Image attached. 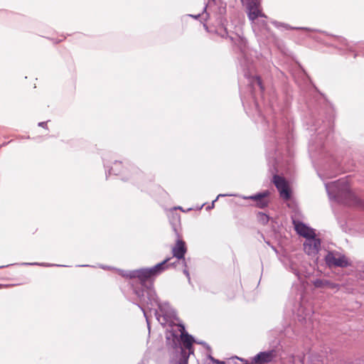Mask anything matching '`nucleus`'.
Listing matches in <instances>:
<instances>
[{
    "label": "nucleus",
    "instance_id": "obj_3",
    "mask_svg": "<svg viewBox=\"0 0 364 364\" xmlns=\"http://www.w3.org/2000/svg\"><path fill=\"white\" fill-rule=\"evenodd\" d=\"M247 9V16L256 35L264 34L267 31V16L262 12L260 0H241Z\"/></svg>",
    "mask_w": 364,
    "mask_h": 364
},
{
    "label": "nucleus",
    "instance_id": "obj_24",
    "mask_svg": "<svg viewBox=\"0 0 364 364\" xmlns=\"http://www.w3.org/2000/svg\"><path fill=\"white\" fill-rule=\"evenodd\" d=\"M26 264H30V265L38 264V265H43V266H51L52 265V264H38V263H26Z\"/></svg>",
    "mask_w": 364,
    "mask_h": 364
},
{
    "label": "nucleus",
    "instance_id": "obj_28",
    "mask_svg": "<svg viewBox=\"0 0 364 364\" xmlns=\"http://www.w3.org/2000/svg\"><path fill=\"white\" fill-rule=\"evenodd\" d=\"M206 8H207V6H205L204 7V9H203V10H204V11H205V10H206Z\"/></svg>",
    "mask_w": 364,
    "mask_h": 364
},
{
    "label": "nucleus",
    "instance_id": "obj_17",
    "mask_svg": "<svg viewBox=\"0 0 364 364\" xmlns=\"http://www.w3.org/2000/svg\"><path fill=\"white\" fill-rule=\"evenodd\" d=\"M257 219L263 225L267 224L269 220V216L263 213H259L257 214Z\"/></svg>",
    "mask_w": 364,
    "mask_h": 364
},
{
    "label": "nucleus",
    "instance_id": "obj_11",
    "mask_svg": "<svg viewBox=\"0 0 364 364\" xmlns=\"http://www.w3.org/2000/svg\"><path fill=\"white\" fill-rule=\"evenodd\" d=\"M293 223L294 225V228H295L296 232L299 235L303 236L306 239L307 237L315 236L316 234H315L314 230L313 229L307 227L303 223H301L299 221L293 220Z\"/></svg>",
    "mask_w": 364,
    "mask_h": 364
},
{
    "label": "nucleus",
    "instance_id": "obj_8",
    "mask_svg": "<svg viewBox=\"0 0 364 364\" xmlns=\"http://www.w3.org/2000/svg\"><path fill=\"white\" fill-rule=\"evenodd\" d=\"M277 355V350L272 349L257 353L252 358V362L256 364L268 363L272 362Z\"/></svg>",
    "mask_w": 364,
    "mask_h": 364
},
{
    "label": "nucleus",
    "instance_id": "obj_1",
    "mask_svg": "<svg viewBox=\"0 0 364 364\" xmlns=\"http://www.w3.org/2000/svg\"><path fill=\"white\" fill-rule=\"evenodd\" d=\"M170 258L156 264L151 268L134 270L127 274L129 278H137L140 281L139 287L134 288V293L139 300L138 306L142 310L146 318L149 330L150 325L145 308L150 310L157 306L159 311L155 310V316L159 322L164 326L168 322L177 319L176 313L167 302L160 303L153 287V278L168 268L167 262Z\"/></svg>",
    "mask_w": 364,
    "mask_h": 364
},
{
    "label": "nucleus",
    "instance_id": "obj_25",
    "mask_svg": "<svg viewBox=\"0 0 364 364\" xmlns=\"http://www.w3.org/2000/svg\"><path fill=\"white\" fill-rule=\"evenodd\" d=\"M215 0H209L208 4H210L211 1L215 2Z\"/></svg>",
    "mask_w": 364,
    "mask_h": 364
},
{
    "label": "nucleus",
    "instance_id": "obj_16",
    "mask_svg": "<svg viewBox=\"0 0 364 364\" xmlns=\"http://www.w3.org/2000/svg\"><path fill=\"white\" fill-rule=\"evenodd\" d=\"M274 24L277 27L283 26V27H284L287 29H296V30L301 29V30H306V31L309 30V28H305V27H291V26H289L287 24L279 23V22H274Z\"/></svg>",
    "mask_w": 364,
    "mask_h": 364
},
{
    "label": "nucleus",
    "instance_id": "obj_21",
    "mask_svg": "<svg viewBox=\"0 0 364 364\" xmlns=\"http://www.w3.org/2000/svg\"><path fill=\"white\" fill-rule=\"evenodd\" d=\"M235 195L234 194H219L217 198L212 202V204L210 205H208L207 207V209H211V208H213L214 207V204H215V202L220 197H225V196H235Z\"/></svg>",
    "mask_w": 364,
    "mask_h": 364
},
{
    "label": "nucleus",
    "instance_id": "obj_2",
    "mask_svg": "<svg viewBox=\"0 0 364 364\" xmlns=\"http://www.w3.org/2000/svg\"><path fill=\"white\" fill-rule=\"evenodd\" d=\"M325 186L331 200L349 205L358 203V199L350 190L347 178L326 183Z\"/></svg>",
    "mask_w": 364,
    "mask_h": 364
},
{
    "label": "nucleus",
    "instance_id": "obj_7",
    "mask_svg": "<svg viewBox=\"0 0 364 364\" xmlns=\"http://www.w3.org/2000/svg\"><path fill=\"white\" fill-rule=\"evenodd\" d=\"M273 182L278 189L280 196L284 200L289 199L290 192L289 191L288 184L284 178L279 176L275 175L274 176Z\"/></svg>",
    "mask_w": 364,
    "mask_h": 364
},
{
    "label": "nucleus",
    "instance_id": "obj_12",
    "mask_svg": "<svg viewBox=\"0 0 364 364\" xmlns=\"http://www.w3.org/2000/svg\"><path fill=\"white\" fill-rule=\"evenodd\" d=\"M179 327L181 341L184 348L188 350V355L193 353L192 346L193 343L195 342L193 336L186 332L185 327L183 325H180Z\"/></svg>",
    "mask_w": 364,
    "mask_h": 364
},
{
    "label": "nucleus",
    "instance_id": "obj_6",
    "mask_svg": "<svg viewBox=\"0 0 364 364\" xmlns=\"http://www.w3.org/2000/svg\"><path fill=\"white\" fill-rule=\"evenodd\" d=\"M304 296L301 293L299 294V304L296 310L298 317L301 321H307L311 319L313 311L310 304H306L304 301Z\"/></svg>",
    "mask_w": 364,
    "mask_h": 364
},
{
    "label": "nucleus",
    "instance_id": "obj_4",
    "mask_svg": "<svg viewBox=\"0 0 364 364\" xmlns=\"http://www.w3.org/2000/svg\"><path fill=\"white\" fill-rule=\"evenodd\" d=\"M325 262L329 267H346L349 265L346 257L337 251L328 252L325 256Z\"/></svg>",
    "mask_w": 364,
    "mask_h": 364
},
{
    "label": "nucleus",
    "instance_id": "obj_15",
    "mask_svg": "<svg viewBox=\"0 0 364 364\" xmlns=\"http://www.w3.org/2000/svg\"><path fill=\"white\" fill-rule=\"evenodd\" d=\"M288 269L291 271L299 279L301 277L300 271L299 269L298 264L293 260H289L288 264Z\"/></svg>",
    "mask_w": 364,
    "mask_h": 364
},
{
    "label": "nucleus",
    "instance_id": "obj_9",
    "mask_svg": "<svg viewBox=\"0 0 364 364\" xmlns=\"http://www.w3.org/2000/svg\"><path fill=\"white\" fill-rule=\"evenodd\" d=\"M269 196V192L268 191H263L262 193H258L257 194L245 196L244 199H250L255 201L256 206L259 208H264L267 207L269 204L268 196Z\"/></svg>",
    "mask_w": 364,
    "mask_h": 364
},
{
    "label": "nucleus",
    "instance_id": "obj_13",
    "mask_svg": "<svg viewBox=\"0 0 364 364\" xmlns=\"http://www.w3.org/2000/svg\"><path fill=\"white\" fill-rule=\"evenodd\" d=\"M245 76L249 79V82L253 88H255V87L257 85L262 91L264 90L261 79L258 76H253L250 77V76L246 72L245 73Z\"/></svg>",
    "mask_w": 364,
    "mask_h": 364
},
{
    "label": "nucleus",
    "instance_id": "obj_18",
    "mask_svg": "<svg viewBox=\"0 0 364 364\" xmlns=\"http://www.w3.org/2000/svg\"><path fill=\"white\" fill-rule=\"evenodd\" d=\"M188 355H187V353L182 349L181 350V358L180 360L176 364H188Z\"/></svg>",
    "mask_w": 364,
    "mask_h": 364
},
{
    "label": "nucleus",
    "instance_id": "obj_19",
    "mask_svg": "<svg viewBox=\"0 0 364 364\" xmlns=\"http://www.w3.org/2000/svg\"><path fill=\"white\" fill-rule=\"evenodd\" d=\"M306 355H304L303 358H301V356H296L295 358H294V361H296L297 360L300 361V363L301 364H320V363H314V362H311V363H307L306 361Z\"/></svg>",
    "mask_w": 364,
    "mask_h": 364
},
{
    "label": "nucleus",
    "instance_id": "obj_10",
    "mask_svg": "<svg viewBox=\"0 0 364 364\" xmlns=\"http://www.w3.org/2000/svg\"><path fill=\"white\" fill-rule=\"evenodd\" d=\"M186 251V243L181 240H178L175 246L172 248L173 257L178 259H182L184 267H186V259L184 258Z\"/></svg>",
    "mask_w": 364,
    "mask_h": 364
},
{
    "label": "nucleus",
    "instance_id": "obj_14",
    "mask_svg": "<svg viewBox=\"0 0 364 364\" xmlns=\"http://www.w3.org/2000/svg\"><path fill=\"white\" fill-rule=\"evenodd\" d=\"M314 285L316 287H329L331 289H333L338 286L337 284H336L334 283H331V282H329L328 280H322V279H316L314 282Z\"/></svg>",
    "mask_w": 364,
    "mask_h": 364
},
{
    "label": "nucleus",
    "instance_id": "obj_22",
    "mask_svg": "<svg viewBox=\"0 0 364 364\" xmlns=\"http://www.w3.org/2000/svg\"><path fill=\"white\" fill-rule=\"evenodd\" d=\"M183 273H184V274L187 277V278H188V281L190 282V280H191V278H190V274H189V272H188V269H187V266H186V267H185V269H184V270H183Z\"/></svg>",
    "mask_w": 364,
    "mask_h": 364
},
{
    "label": "nucleus",
    "instance_id": "obj_20",
    "mask_svg": "<svg viewBox=\"0 0 364 364\" xmlns=\"http://www.w3.org/2000/svg\"><path fill=\"white\" fill-rule=\"evenodd\" d=\"M207 364H224L223 362L220 361L218 360H215L213 358L211 355H208V360H207Z\"/></svg>",
    "mask_w": 364,
    "mask_h": 364
},
{
    "label": "nucleus",
    "instance_id": "obj_23",
    "mask_svg": "<svg viewBox=\"0 0 364 364\" xmlns=\"http://www.w3.org/2000/svg\"><path fill=\"white\" fill-rule=\"evenodd\" d=\"M47 122H42L38 123L39 127H42L43 128L46 127Z\"/></svg>",
    "mask_w": 364,
    "mask_h": 364
},
{
    "label": "nucleus",
    "instance_id": "obj_5",
    "mask_svg": "<svg viewBox=\"0 0 364 364\" xmlns=\"http://www.w3.org/2000/svg\"><path fill=\"white\" fill-rule=\"evenodd\" d=\"M321 247V240L315 236L307 237L304 243L305 252L310 256H316Z\"/></svg>",
    "mask_w": 364,
    "mask_h": 364
},
{
    "label": "nucleus",
    "instance_id": "obj_27",
    "mask_svg": "<svg viewBox=\"0 0 364 364\" xmlns=\"http://www.w3.org/2000/svg\"><path fill=\"white\" fill-rule=\"evenodd\" d=\"M111 171H114L113 168H111V170H109V172L110 173V172H111Z\"/></svg>",
    "mask_w": 364,
    "mask_h": 364
},
{
    "label": "nucleus",
    "instance_id": "obj_26",
    "mask_svg": "<svg viewBox=\"0 0 364 364\" xmlns=\"http://www.w3.org/2000/svg\"><path fill=\"white\" fill-rule=\"evenodd\" d=\"M199 344H205L204 342H198Z\"/></svg>",
    "mask_w": 364,
    "mask_h": 364
}]
</instances>
